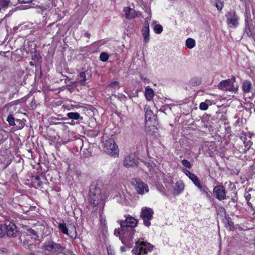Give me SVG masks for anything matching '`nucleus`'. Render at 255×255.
I'll return each instance as SVG.
<instances>
[{
  "mask_svg": "<svg viewBox=\"0 0 255 255\" xmlns=\"http://www.w3.org/2000/svg\"><path fill=\"white\" fill-rule=\"evenodd\" d=\"M89 201L93 207H97L100 210L104 206L105 196L96 183H93L90 187Z\"/></svg>",
  "mask_w": 255,
  "mask_h": 255,
  "instance_id": "f257e3e1",
  "label": "nucleus"
},
{
  "mask_svg": "<svg viewBox=\"0 0 255 255\" xmlns=\"http://www.w3.org/2000/svg\"><path fill=\"white\" fill-rule=\"evenodd\" d=\"M152 246L144 241H137L132 252L135 255H144L150 252L152 249Z\"/></svg>",
  "mask_w": 255,
  "mask_h": 255,
  "instance_id": "f03ea898",
  "label": "nucleus"
},
{
  "mask_svg": "<svg viewBox=\"0 0 255 255\" xmlns=\"http://www.w3.org/2000/svg\"><path fill=\"white\" fill-rule=\"evenodd\" d=\"M42 249L51 254L56 255L62 253L63 251V248L60 244L55 243L52 241L45 242L43 244Z\"/></svg>",
  "mask_w": 255,
  "mask_h": 255,
  "instance_id": "7ed1b4c3",
  "label": "nucleus"
},
{
  "mask_svg": "<svg viewBox=\"0 0 255 255\" xmlns=\"http://www.w3.org/2000/svg\"><path fill=\"white\" fill-rule=\"evenodd\" d=\"M104 151L109 155L118 156L119 149L118 145L112 138H110L105 141L104 146Z\"/></svg>",
  "mask_w": 255,
  "mask_h": 255,
  "instance_id": "20e7f679",
  "label": "nucleus"
},
{
  "mask_svg": "<svg viewBox=\"0 0 255 255\" xmlns=\"http://www.w3.org/2000/svg\"><path fill=\"white\" fill-rule=\"evenodd\" d=\"M236 79L234 77L231 79L223 80L218 85V89L222 90L233 91L234 90V83Z\"/></svg>",
  "mask_w": 255,
  "mask_h": 255,
  "instance_id": "39448f33",
  "label": "nucleus"
},
{
  "mask_svg": "<svg viewBox=\"0 0 255 255\" xmlns=\"http://www.w3.org/2000/svg\"><path fill=\"white\" fill-rule=\"evenodd\" d=\"M183 172L201 191L204 193H207V188L201 184L198 177L196 175L192 173L187 169L183 170Z\"/></svg>",
  "mask_w": 255,
  "mask_h": 255,
  "instance_id": "423d86ee",
  "label": "nucleus"
},
{
  "mask_svg": "<svg viewBox=\"0 0 255 255\" xmlns=\"http://www.w3.org/2000/svg\"><path fill=\"white\" fill-rule=\"evenodd\" d=\"M153 212L151 208L144 207L142 208L141 215L143 220L144 224L146 226L149 227L150 225V221L152 217Z\"/></svg>",
  "mask_w": 255,
  "mask_h": 255,
  "instance_id": "0eeeda50",
  "label": "nucleus"
},
{
  "mask_svg": "<svg viewBox=\"0 0 255 255\" xmlns=\"http://www.w3.org/2000/svg\"><path fill=\"white\" fill-rule=\"evenodd\" d=\"M227 22L231 27H236L238 24V17L234 11H230L226 14Z\"/></svg>",
  "mask_w": 255,
  "mask_h": 255,
  "instance_id": "6e6552de",
  "label": "nucleus"
},
{
  "mask_svg": "<svg viewBox=\"0 0 255 255\" xmlns=\"http://www.w3.org/2000/svg\"><path fill=\"white\" fill-rule=\"evenodd\" d=\"M138 160L134 153L127 156L124 160V165L126 167H132L137 165Z\"/></svg>",
  "mask_w": 255,
  "mask_h": 255,
  "instance_id": "1a4fd4ad",
  "label": "nucleus"
},
{
  "mask_svg": "<svg viewBox=\"0 0 255 255\" xmlns=\"http://www.w3.org/2000/svg\"><path fill=\"white\" fill-rule=\"evenodd\" d=\"M213 193L219 200L221 201L226 199L225 189L222 186H216L214 189Z\"/></svg>",
  "mask_w": 255,
  "mask_h": 255,
  "instance_id": "9d476101",
  "label": "nucleus"
},
{
  "mask_svg": "<svg viewBox=\"0 0 255 255\" xmlns=\"http://www.w3.org/2000/svg\"><path fill=\"white\" fill-rule=\"evenodd\" d=\"M5 226L7 236L12 237L15 236L17 231L13 223L7 221L5 223Z\"/></svg>",
  "mask_w": 255,
  "mask_h": 255,
  "instance_id": "9b49d317",
  "label": "nucleus"
},
{
  "mask_svg": "<svg viewBox=\"0 0 255 255\" xmlns=\"http://www.w3.org/2000/svg\"><path fill=\"white\" fill-rule=\"evenodd\" d=\"M137 221L132 217H128L125 221H121V226L122 227H129L134 228L136 226Z\"/></svg>",
  "mask_w": 255,
  "mask_h": 255,
  "instance_id": "f8f14e48",
  "label": "nucleus"
},
{
  "mask_svg": "<svg viewBox=\"0 0 255 255\" xmlns=\"http://www.w3.org/2000/svg\"><path fill=\"white\" fill-rule=\"evenodd\" d=\"M124 10L126 18L129 19L139 16L141 14L139 11H136L134 9L128 7L125 8Z\"/></svg>",
  "mask_w": 255,
  "mask_h": 255,
  "instance_id": "ddd939ff",
  "label": "nucleus"
},
{
  "mask_svg": "<svg viewBox=\"0 0 255 255\" xmlns=\"http://www.w3.org/2000/svg\"><path fill=\"white\" fill-rule=\"evenodd\" d=\"M135 188L138 193L142 194L148 192V187L145 183L141 181H136Z\"/></svg>",
  "mask_w": 255,
  "mask_h": 255,
  "instance_id": "4468645a",
  "label": "nucleus"
},
{
  "mask_svg": "<svg viewBox=\"0 0 255 255\" xmlns=\"http://www.w3.org/2000/svg\"><path fill=\"white\" fill-rule=\"evenodd\" d=\"M144 110L146 120L151 121L153 120L154 118V115L153 114L150 107L147 105H145L144 107Z\"/></svg>",
  "mask_w": 255,
  "mask_h": 255,
  "instance_id": "2eb2a0df",
  "label": "nucleus"
},
{
  "mask_svg": "<svg viewBox=\"0 0 255 255\" xmlns=\"http://www.w3.org/2000/svg\"><path fill=\"white\" fill-rule=\"evenodd\" d=\"M142 34L145 42H148L149 40V26L148 23L144 25L142 29Z\"/></svg>",
  "mask_w": 255,
  "mask_h": 255,
  "instance_id": "dca6fc26",
  "label": "nucleus"
},
{
  "mask_svg": "<svg viewBox=\"0 0 255 255\" xmlns=\"http://www.w3.org/2000/svg\"><path fill=\"white\" fill-rule=\"evenodd\" d=\"M154 96V92L153 90L149 87H146L145 90V96L148 101H150L152 100Z\"/></svg>",
  "mask_w": 255,
  "mask_h": 255,
  "instance_id": "f3484780",
  "label": "nucleus"
},
{
  "mask_svg": "<svg viewBox=\"0 0 255 255\" xmlns=\"http://www.w3.org/2000/svg\"><path fill=\"white\" fill-rule=\"evenodd\" d=\"M134 231L133 229H130V231H129V236L128 238H127V235H125L121 238L123 243L126 244L127 242H129L132 240L134 234Z\"/></svg>",
  "mask_w": 255,
  "mask_h": 255,
  "instance_id": "a211bd4d",
  "label": "nucleus"
},
{
  "mask_svg": "<svg viewBox=\"0 0 255 255\" xmlns=\"http://www.w3.org/2000/svg\"><path fill=\"white\" fill-rule=\"evenodd\" d=\"M78 77L80 79V80L79 81V83L81 85H85L87 80L85 72H81L78 75Z\"/></svg>",
  "mask_w": 255,
  "mask_h": 255,
  "instance_id": "6ab92c4d",
  "label": "nucleus"
},
{
  "mask_svg": "<svg viewBox=\"0 0 255 255\" xmlns=\"http://www.w3.org/2000/svg\"><path fill=\"white\" fill-rule=\"evenodd\" d=\"M59 228L60 229L61 232L64 234L67 235H69V232H68V228L66 227V224L65 223H60L59 224Z\"/></svg>",
  "mask_w": 255,
  "mask_h": 255,
  "instance_id": "aec40b11",
  "label": "nucleus"
},
{
  "mask_svg": "<svg viewBox=\"0 0 255 255\" xmlns=\"http://www.w3.org/2000/svg\"><path fill=\"white\" fill-rule=\"evenodd\" d=\"M251 83L249 81H245L243 85V90L245 92H249L251 87Z\"/></svg>",
  "mask_w": 255,
  "mask_h": 255,
  "instance_id": "412c9836",
  "label": "nucleus"
},
{
  "mask_svg": "<svg viewBox=\"0 0 255 255\" xmlns=\"http://www.w3.org/2000/svg\"><path fill=\"white\" fill-rule=\"evenodd\" d=\"M186 45L189 48H193L195 45V40L192 38H188L186 41Z\"/></svg>",
  "mask_w": 255,
  "mask_h": 255,
  "instance_id": "4be33fe9",
  "label": "nucleus"
},
{
  "mask_svg": "<svg viewBox=\"0 0 255 255\" xmlns=\"http://www.w3.org/2000/svg\"><path fill=\"white\" fill-rule=\"evenodd\" d=\"M67 116L69 118L74 120H78L80 118V115L78 113H69L67 114Z\"/></svg>",
  "mask_w": 255,
  "mask_h": 255,
  "instance_id": "5701e85b",
  "label": "nucleus"
},
{
  "mask_svg": "<svg viewBox=\"0 0 255 255\" xmlns=\"http://www.w3.org/2000/svg\"><path fill=\"white\" fill-rule=\"evenodd\" d=\"M154 32L157 34H160L163 30L162 26L160 24H155L153 27Z\"/></svg>",
  "mask_w": 255,
  "mask_h": 255,
  "instance_id": "b1692460",
  "label": "nucleus"
},
{
  "mask_svg": "<svg viewBox=\"0 0 255 255\" xmlns=\"http://www.w3.org/2000/svg\"><path fill=\"white\" fill-rule=\"evenodd\" d=\"M69 228H72L73 231H70V234H72L71 235H70V236L72 238H75L76 237L77 234L76 231V229L75 228V226L74 225L71 224L70 226H69Z\"/></svg>",
  "mask_w": 255,
  "mask_h": 255,
  "instance_id": "393cba45",
  "label": "nucleus"
},
{
  "mask_svg": "<svg viewBox=\"0 0 255 255\" xmlns=\"http://www.w3.org/2000/svg\"><path fill=\"white\" fill-rule=\"evenodd\" d=\"M100 60L103 62L107 61L109 59V55L107 53L102 52L100 56Z\"/></svg>",
  "mask_w": 255,
  "mask_h": 255,
  "instance_id": "a878e982",
  "label": "nucleus"
},
{
  "mask_svg": "<svg viewBox=\"0 0 255 255\" xmlns=\"http://www.w3.org/2000/svg\"><path fill=\"white\" fill-rule=\"evenodd\" d=\"M9 0H0V6L3 8H6L9 3Z\"/></svg>",
  "mask_w": 255,
  "mask_h": 255,
  "instance_id": "bb28decb",
  "label": "nucleus"
},
{
  "mask_svg": "<svg viewBox=\"0 0 255 255\" xmlns=\"http://www.w3.org/2000/svg\"><path fill=\"white\" fill-rule=\"evenodd\" d=\"M7 121L8 122V123H9L10 126H14L15 125L14 119L12 116H11V115L8 116L7 118Z\"/></svg>",
  "mask_w": 255,
  "mask_h": 255,
  "instance_id": "cd10ccee",
  "label": "nucleus"
},
{
  "mask_svg": "<svg viewBox=\"0 0 255 255\" xmlns=\"http://www.w3.org/2000/svg\"><path fill=\"white\" fill-rule=\"evenodd\" d=\"M208 108V105L205 102H202L199 106V109L203 111H205Z\"/></svg>",
  "mask_w": 255,
  "mask_h": 255,
  "instance_id": "c85d7f7f",
  "label": "nucleus"
},
{
  "mask_svg": "<svg viewBox=\"0 0 255 255\" xmlns=\"http://www.w3.org/2000/svg\"><path fill=\"white\" fill-rule=\"evenodd\" d=\"M40 177L39 176H36L34 179L33 183L35 184V186H37L38 187H40L41 185V182L40 181Z\"/></svg>",
  "mask_w": 255,
  "mask_h": 255,
  "instance_id": "c756f323",
  "label": "nucleus"
},
{
  "mask_svg": "<svg viewBox=\"0 0 255 255\" xmlns=\"http://www.w3.org/2000/svg\"><path fill=\"white\" fill-rule=\"evenodd\" d=\"M182 164L183 165H184L185 167L190 168L191 167V165L189 161H188L186 159H183L182 160Z\"/></svg>",
  "mask_w": 255,
  "mask_h": 255,
  "instance_id": "7c9ffc66",
  "label": "nucleus"
},
{
  "mask_svg": "<svg viewBox=\"0 0 255 255\" xmlns=\"http://www.w3.org/2000/svg\"><path fill=\"white\" fill-rule=\"evenodd\" d=\"M216 6L219 10H221L224 6L223 2L220 1H217Z\"/></svg>",
  "mask_w": 255,
  "mask_h": 255,
  "instance_id": "2f4dec72",
  "label": "nucleus"
},
{
  "mask_svg": "<svg viewBox=\"0 0 255 255\" xmlns=\"http://www.w3.org/2000/svg\"><path fill=\"white\" fill-rule=\"evenodd\" d=\"M118 86H119V83L117 81L113 82L111 83L109 85L110 87H114V88L118 87Z\"/></svg>",
  "mask_w": 255,
  "mask_h": 255,
  "instance_id": "473e14b6",
  "label": "nucleus"
},
{
  "mask_svg": "<svg viewBox=\"0 0 255 255\" xmlns=\"http://www.w3.org/2000/svg\"><path fill=\"white\" fill-rule=\"evenodd\" d=\"M19 3H30L32 1V0H17Z\"/></svg>",
  "mask_w": 255,
  "mask_h": 255,
  "instance_id": "72a5a7b5",
  "label": "nucleus"
},
{
  "mask_svg": "<svg viewBox=\"0 0 255 255\" xmlns=\"http://www.w3.org/2000/svg\"><path fill=\"white\" fill-rule=\"evenodd\" d=\"M28 231L29 232V233L32 235H36V232L32 229H29L28 230Z\"/></svg>",
  "mask_w": 255,
  "mask_h": 255,
  "instance_id": "f704fd0d",
  "label": "nucleus"
},
{
  "mask_svg": "<svg viewBox=\"0 0 255 255\" xmlns=\"http://www.w3.org/2000/svg\"><path fill=\"white\" fill-rule=\"evenodd\" d=\"M4 233L2 230V226L0 225V238L3 237Z\"/></svg>",
  "mask_w": 255,
  "mask_h": 255,
  "instance_id": "c9c22d12",
  "label": "nucleus"
},
{
  "mask_svg": "<svg viewBox=\"0 0 255 255\" xmlns=\"http://www.w3.org/2000/svg\"><path fill=\"white\" fill-rule=\"evenodd\" d=\"M84 35L85 36H86L87 37L89 38L90 35H91V34L90 33H85Z\"/></svg>",
  "mask_w": 255,
  "mask_h": 255,
  "instance_id": "e433bc0d",
  "label": "nucleus"
},
{
  "mask_svg": "<svg viewBox=\"0 0 255 255\" xmlns=\"http://www.w3.org/2000/svg\"><path fill=\"white\" fill-rule=\"evenodd\" d=\"M121 251L122 252H124L126 251V249H125V248L124 247H121Z\"/></svg>",
  "mask_w": 255,
  "mask_h": 255,
  "instance_id": "4c0bfd02",
  "label": "nucleus"
},
{
  "mask_svg": "<svg viewBox=\"0 0 255 255\" xmlns=\"http://www.w3.org/2000/svg\"><path fill=\"white\" fill-rule=\"evenodd\" d=\"M248 205L249 206L251 207H253L252 204L251 203L249 202H248Z\"/></svg>",
  "mask_w": 255,
  "mask_h": 255,
  "instance_id": "58836bf2",
  "label": "nucleus"
},
{
  "mask_svg": "<svg viewBox=\"0 0 255 255\" xmlns=\"http://www.w3.org/2000/svg\"><path fill=\"white\" fill-rule=\"evenodd\" d=\"M22 127H23V124H22V123H21V126H19V128H22Z\"/></svg>",
  "mask_w": 255,
  "mask_h": 255,
  "instance_id": "ea45409f",
  "label": "nucleus"
},
{
  "mask_svg": "<svg viewBox=\"0 0 255 255\" xmlns=\"http://www.w3.org/2000/svg\"><path fill=\"white\" fill-rule=\"evenodd\" d=\"M16 122H20V120H16Z\"/></svg>",
  "mask_w": 255,
  "mask_h": 255,
  "instance_id": "a19ab883",
  "label": "nucleus"
},
{
  "mask_svg": "<svg viewBox=\"0 0 255 255\" xmlns=\"http://www.w3.org/2000/svg\"><path fill=\"white\" fill-rule=\"evenodd\" d=\"M153 23L155 24V23H156V22H155V21H153Z\"/></svg>",
  "mask_w": 255,
  "mask_h": 255,
  "instance_id": "79ce46f5",
  "label": "nucleus"
},
{
  "mask_svg": "<svg viewBox=\"0 0 255 255\" xmlns=\"http://www.w3.org/2000/svg\"><path fill=\"white\" fill-rule=\"evenodd\" d=\"M150 171L151 172V174H152L153 171H151L150 170Z\"/></svg>",
  "mask_w": 255,
  "mask_h": 255,
  "instance_id": "37998d69",
  "label": "nucleus"
}]
</instances>
